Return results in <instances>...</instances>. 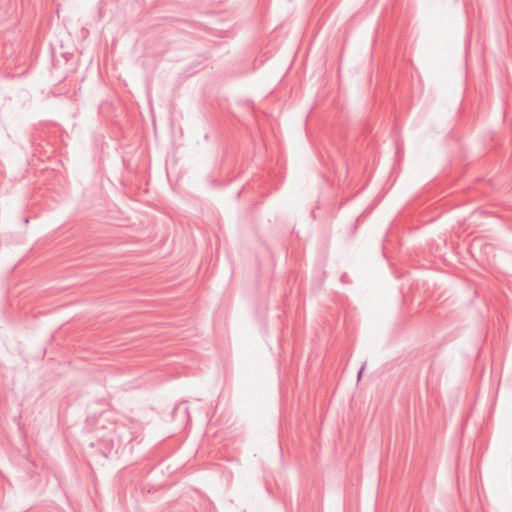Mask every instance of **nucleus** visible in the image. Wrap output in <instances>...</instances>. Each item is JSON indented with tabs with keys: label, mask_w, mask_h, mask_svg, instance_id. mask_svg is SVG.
<instances>
[{
	"label": "nucleus",
	"mask_w": 512,
	"mask_h": 512,
	"mask_svg": "<svg viewBox=\"0 0 512 512\" xmlns=\"http://www.w3.org/2000/svg\"><path fill=\"white\" fill-rule=\"evenodd\" d=\"M24 223H25V224H28V223H29V218H28V217H26V218L24 219Z\"/></svg>",
	"instance_id": "7ed1b4c3"
},
{
	"label": "nucleus",
	"mask_w": 512,
	"mask_h": 512,
	"mask_svg": "<svg viewBox=\"0 0 512 512\" xmlns=\"http://www.w3.org/2000/svg\"><path fill=\"white\" fill-rule=\"evenodd\" d=\"M140 434H136L135 436H133V438H131L130 442L128 444H130L131 446H133L134 444H140L141 441H142V438L140 440H138L140 438Z\"/></svg>",
	"instance_id": "f257e3e1"
},
{
	"label": "nucleus",
	"mask_w": 512,
	"mask_h": 512,
	"mask_svg": "<svg viewBox=\"0 0 512 512\" xmlns=\"http://www.w3.org/2000/svg\"><path fill=\"white\" fill-rule=\"evenodd\" d=\"M365 368V364L362 365V367L360 368L359 372H358V379H360L361 375H362V372Z\"/></svg>",
	"instance_id": "f03ea898"
}]
</instances>
